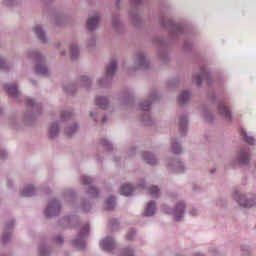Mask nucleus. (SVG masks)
I'll return each instance as SVG.
<instances>
[{
  "label": "nucleus",
  "mask_w": 256,
  "mask_h": 256,
  "mask_svg": "<svg viewBox=\"0 0 256 256\" xmlns=\"http://www.w3.org/2000/svg\"><path fill=\"white\" fill-rule=\"evenodd\" d=\"M60 211H61V205L59 204V201L53 200L49 203L46 209V216L55 217V215H59Z\"/></svg>",
  "instance_id": "nucleus-1"
},
{
  "label": "nucleus",
  "mask_w": 256,
  "mask_h": 256,
  "mask_svg": "<svg viewBox=\"0 0 256 256\" xmlns=\"http://www.w3.org/2000/svg\"><path fill=\"white\" fill-rule=\"evenodd\" d=\"M234 198L237 200L239 205H241V207H253V205H255V202L253 200H247L245 198V195L239 192H236L234 194Z\"/></svg>",
  "instance_id": "nucleus-2"
},
{
  "label": "nucleus",
  "mask_w": 256,
  "mask_h": 256,
  "mask_svg": "<svg viewBox=\"0 0 256 256\" xmlns=\"http://www.w3.org/2000/svg\"><path fill=\"white\" fill-rule=\"evenodd\" d=\"M85 235H89V226L87 224L84 225L80 231V240L74 241V245H76V247H78V249L85 248V242L83 241V237H85Z\"/></svg>",
  "instance_id": "nucleus-3"
},
{
  "label": "nucleus",
  "mask_w": 256,
  "mask_h": 256,
  "mask_svg": "<svg viewBox=\"0 0 256 256\" xmlns=\"http://www.w3.org/2000/svg\"><path fill=\"white\" fill-rule=\"evenodd\" d=\"M183 213H185V204L183 202H180L176 205V208L173 211L175 220L181 221V217H183Z\"/></svg>",
  "instance_id": "nucleus-4"
},
{
  "label": "nucleus",
  "mask_w": 256,
  "mask_h": 256,
  "mask_svg": "<svg viewBox=\"0 0 256 256\" xmlns=\"http://www.w3.org/2000/svg\"><path fill=\"white\" fill-rule=\"evenodd\" d=\"M100 247L103 251H113L115 249V242L113 238H106L100 243Z\"/></svg>",
  "instance_id": "nucleus-5"
},
{
  "label": "nucleus",
  "mask_w": 256,
  "mask_h": 256,
  "mask_svg": "<svg viewBox=\"0 0 256 256\" xmlns=\"http://www.w3.org/2000/svg\"><path fill=\"white\" fill-rule=\"evenodd\" d=\"M218 111L222 117H225V119L231 120V111L229 110V107H227V104L220 103L218 107Z\"/></svg>",
  "instance_id": "nucleus-6"
},
{
  "label": "nucleus",
  "mask_w": 256,
  "mask_h": 256,
  "mask_svg": "<svg viewBox=\"0 0 256 256\" xmlns=\"http://www.w3.org/2000/svg\"><path fill=\"white\" fill-rule=\"evenodd\" d=\"M97 25H99V16L90 17L87 21V29L88 31H93L97 29Z\"/></svg>",
  "instance_id": "nucleus-7"
},
{
  "label": "nucleus",
  "mask_w": 256,
  "mask_h": 256,
  "mask_svg": "<svg viewBox=\"0 0 256 256\" xmlns=\"http://www.w3.org/2000/svg\"><path fill=\"white\" fill-rule=\"evenodd\" d=\"M4 89L7 91L8 95H11L12 97H17L19 95V90L17 89V85L15 84H6L4 86Z\"/></svg>",
  "instance_id": "nucleus-8"
},
{
  "label": "nucleus",
  "mask_w": 256,
  "mask_h": 256,
  "mask_svg": "<svg viewBox=\"0 0 256 256\" xmlns=\"http://www.w3.org/2000/svg\"><path fill=\"white\" fill-rule=\"evenodd\" d=\"M115 71H117V62L115 60H113L106 67V75L108 77H113V75H115Z\"/></svg>",
  "instance_id": "nucleus-9"
},
{
  "label": "nucleus",
  "mask_w": 256,
  "mask_h": 256,
  "mask_svg": "<svg viewBox=\"0 0 256 256\" xmlns=\"http://www.w3.org/2000/svg\"><path fill=\"white\" fill-rule=\"evenodd\" d=\"M143 159L148 163V165H155L157 163V159H155V156L149 152L143 153Z\"/></svg>",
  "instance_id": "nucleus-10"
},
{
  "label": "nucleus",
  "mask_w": 256,
  "mask_h": 256,
  "mask_svg": "<svg viewBox=\"0 0 256 256\" xmlns=\"http://www.w3.org/2000/svg\"><path fill=\"white\" fill-rule=\"evenodd\" d=\"M133 191V186H131L130 184H125L121 187L120 193L125 197H129V195H132Z\"/></svg>",
  "instance_id": "nucleus-11"
},
{
  "label": "nucleus",
  "mask_w": 256,
  "mask_h": 256,
  "mask_svg": "<svg viewBox=\"0 0 256 256\" xmlns=\"http://www.w3.org/2000/svg\"><path fill=\"white\" fill-rule=\"evenodd\" d=\"M145 215L147 217H151L152 215L155 214V202H149L147 204L146 210H145Z\"/></svg>",
  "instance_id": "nucleus-12"
},
{
  "label": "nucleus",
  "mask_w": 256,
  "mask_h": 256,
  "mask_svg": "<svg viewBox=\"0 0 256 256\" xmlns=\"http://www.w3.org/2000/svg\"><path fill=\"white\" fill-rule=\"evenodd\" d=\"M190 94L188 91H184L179 97L178 101L180 105H185V103H189Z\"/></svg>",
  "instance_id": "nucleus-13"
},
{
  "label": "nucleus",
  "mask_w": 256,
  "mask_h": 256,
  "mask_svg": "<svg viewBox=\"0 0 256 256\" xmlns=\"http://www.w3.org/2000/svg\"><path fill=\"white\" fill-rule=\"evenodd\" d=\"M32 195H35V188L31 185L26 186L22 192L23 197H32Z\"/></svg>",
  "instance_id": "nucleus-14"
},
{
  "label": "nucleus",
  "mask_w": 256,
  "mask_h": 256,
  "mask_svg": "<svg viewBox=\"0 0 256 256\" xmlns=\"http://www.w3.org/2000/svg\"><path fill=\"white\" fill-rule=\"evenodd\" d=\"M96 105L98 107H100L101 109H105L107 107V105H109V102L107 101V98H105V97H97Z\"/></svg>",
  "instance_id": "nucleus-15"
},
{
  "label": "nucleus",
  "mask_w": 256,
  "mask_h": 256,
  "mask_svg": "<svg viewBox=\"0 0 256 256\" xmlns=\"http://www.w3.org/2000/svg\"><path fill=\"white\" fill-rule=\"evenodd\" d=\"M239 163L247 165L249 163V151H242L240 153Z\"/></svg>",
  "instance_id": "nucleus-16"
},
{
  "label": "nucleus",
  "mask_w": 256,
  "mask_h": 256,
  "mask_svg": "<svg viewBox=\"0 0 256 256\" xmlns=\"http://www.w3.org/2000/svg\"><path fill=\"white\" fill-rule=\"evenodd\" d=\"M34 33H36L40 41H45V33L43 32V28H41V26H36L34 28Z\"/></svg>",
  "instance_id": "nucleus-17"
},
{
  "label": "nucleus",
  "mask_w": 256,
  "mask_h": 256,
  "mask_svg": "<svg viewBox=\"0 0 256 256\" xmlns=\"http://www.w3.org/2000/svg\"><path fill=\"white\" fill-rule=\"evenodd\" d=\"M35 71H36V73H38L40 75H47V73H48L47 67H45L42 64H37L35 67Z\"/></svg>",
  "instance_id": "nucleus-18"
},
{
  "label": "nucleus",
  "mask_w": 256,
  "mask_h": 256,
  "mask_svg": "<svg viewBox=\"0 0 256 256\" xmlns=\"http://www.w3.org/2000/svg\"><path fill=\"white\" fill-rule=\"evenodd\" d=\"M209 77V74L207 72H203L201 75L196 76L194 78L195 83L199 86L201 83H203V79H207Z\"/></svg>",
  "instance_id": "nucleus-19"
},
{
  "label": "nucleus",
  "mask_w": 256,
  "mask_h": 256,
  "mask_svg": "<svg viewBox=\"0 0 256 256\" xmlns=\"http://www.w3.org/2000/svg\"><path fill=\"white\" fill-rule=\"evenodd\" d=\"M58 133H59V126H57V124L52 125L49 130V137L53 139L54 137H57Z\"/></svg>",
  "instance_id": "nucleus-20"
},
{
  "label": "nucleus",
  "mask_w": 256,
  "mask_h": 256,
  "mask_svg": "<svg viewBox=\"0 0 256 256\" xmlns=\"http://www.w3.org/2000/svg\"><path fill=\"white\" fill-rule=\"evenodd\" d=\"M241 135L243 139L246 140V143H249V145H255V138L247 136V132L245 130H241Z\"/></svg>",
  "instance_id": "nucleus-21"
},
{
  "label": "nucleus",
  "mask_w": 256,
  "mask_h": 256,
  "mask_svg": "<svg viewBox=\"0 0 256 256\" xmlns=\"http://www.w3.org/2000/svg\"><path fill=\"white\" fill-rule=\"evenodd\" d=\"M149 193L153 197H159L161 195V192L157 186H152L151 188L148 189Z\"/></svg>",
  "instance_id": "nucleus-22"
},
{
  "label": "nucleus",
  "mask_w": 256,
  "mask_h": 256,
  "mask_svg": "<svg viewBox=\"0 0 256 256\" xmlns=\"http://www.w3.org/2000/svg\"><path fill=\"white\" fill-rule=\"evenodd\" d=\"M71 51V58L72 59H77L78 55H79V48H77V46L72 45L70 48Z\"/></svg>",
  "instance_id": "nucleus-23"
},
{
  "label": "nucleus",
  "mask_w": 256,
  "mask_h": 256,
  "mask_svg": "<svg viewBox=\"0 0 256 256\" xmlns=\"http://www.w3.org/2000/svg\"><path fill=\"white\" fill-rule=\"evenodd\" d=\"M106 205H107V210L111 211V209H113V207H115V198L114 197H110L106 200Z\"/></svg>",
  "instance_id": "nucleus-24"
},
{
  "label": "nucleus",
  "mask_w": 256,
  "mask_h": 256,
  "mask_svg": "<svg viewBox=\"0 0 256 256\" xmlns=\"http://www.w3.org/2000/svg\"><path fill=\"white\" fill-rule=\"evenodd\" d=\"M180 129L183 131L187 129V117H182L180 119Z\"/></svg>",
  "instance_id": "nucleus-25"
},
{
  "label": "nucleus",
  "mask_w": 256,
  "mask_h": 256,
  "mask_svg": "<svg viewBox=\"0 0 256 256\" xmlns=\"http://www.w3.org/2000/svg\"><path fill=\"white\" fill-rule=\"evenodd\" d=\"M138 61L142 67H147V60L145 59V56L143 54H140V56L138 57Z\"/></svg>",
  "instance_id": "nucleus-26"
},
{
  "label": "nucleus",
  "mask_w": 256,
  "mask_h": 256,
  "mask_svg": "<svg viewBox=\"0 0 256 256\" xmlns=\"http://www.w3.org/2000/svg\"><path fill=\"white\" fill-rule=\"evenodd\" d=\"M75 131H77V125H74L73 128H68L66 131V135H68V137H71V135H73Z\"/></svg>",
  "instance_id": "nucleus-27"
},
{
  "label": "nucleus",
  "mask_w": 256,
  "mask_h": 256,
  "mask_svg": "<svg viewBox=\"0 0 256 256\" xmlns=\"http://www.w3.org/2000/svg\"><path fill=\"white\" fill-rule=\"evenodd\" d=\"M172 151L173 153H181V148L179 147V144L177 143L172 144Z\"/></svg>",
  "instance_id": "nucleus-28"
},
{
  "label": "nucleus",
  "mask_w": 256,
  "mask_h": 256,
  "mask_svg": "<svg viewBox=\"0 0 256 256\" xmlns=\"http://www.w3.org/2000/svg\"><path fill=\"white\" fill-rule=\"evenodd\" d=\"M122 255L123 256H133V250L126 248V249L122 250Z\"/></svg>",
  "instance_id": "nucleus-29"
},
{
  "label": "nucleus",
  "mask_w": 256,
  "mask_h": 256,
  "mask_svg": "<svg viewBox=\"0 0 256 256\" xmlns=\"http://www.w3.org/2000/svg\"><path fill=\"white\" fill-rule=\"evenodd\" d=\"M91 178L89 176H82V183L83 185H89L91 183Z\"/></svg>",
  "instance_id": "nucleus-30"
},
{
  "label": "nucleus",
  "mask_w": 256,
  "mask_h": 256,
  "mask_svg": "<svg viewBox=\"0 0 256 256\" xmlns=\"http://www.w3.org/2000/svg\"><path fill=\"white\" fill-rule=\"evenodd\" d=\"M71 115H72L71 112L65 111V112H62L61 117L65 121L66 119H70Z\"/></svg>",
  "instance_id": "nucleus-31"
},
{
  "label": "nucleus",
  "mask_w": 256,
  "mask_h": 256,
  "mask_svg": "<svg viewBox=\"0 0 256 256\" xmlns=\"http://www.w3.org/2000/svg\"><path fill=\"white\" fill-rule=\"evenodd\" d=\"M90 194L92 195V197H96L97 196V188L91 187Z\"/></svg>",
  "instance_id": "nucleus-32"
},
{
  "label": "nucleus",
  "mask_w": 256,
  "mask_h": 256,
  "mask_svg": "<svg viewBox=\"0 0 256 256\" xmlns=\"http://www.w3.org/2000/svg\"><path fill=\"white\" fill-rule=\"evenodd\" d=\"M0 69H7V63L0 59Z\"/></svg>",
  "instance_id": "nucleus-33"
},
{
  "label": "nucleus",
  "mask_w": 256,
  "mask_h": 256,
  "mask_svg": "<svg viewBox=\"0 0 256 256\" xmlns=\"http://www.w3.org/2000/svg\"><path fill=\"white\" fill-rule=\"evenodd\" d=\"M9 237H10L9 234H4L3 237H2L3 243H7V241H9Z\"/></svg>",
  "instance_id": "nucleus-34"
},
{
  "label": "nucleus",
  "mask_w": 256,
  "mask_h": 256,
  "mask_svg": "<svg viewBox=\"0 0 256 256\" xmlns=\"http://www.w3.org/2000/svg\"><path fill=\"white\" fill-rule=\"evenodd\" d=\"M82 81L85 83H91V80H89V77H87V76H83L82 77Z\"/></svg>",
  "instance_id": "nucleus-35"
},
{
  "label": "nucleus",
  "mask_w": 256,
  "mask_h": 256,
  "mask_svg": "<svg viewBox=\"0 0 256 256\" xmlns=\"http://www.w3.org/2000/svg\"><path fill=\"white\" fill-rule=\"evenodd\" d=\"M35 101H33V99H28L27 100V105H34Z\"/></svg>",
  "instance_id": "nucleus-36"
},
{
  "label": "nucleus",
  "mask_w": 256,
  "mask_h": 256,
  "mask_svg": "<svg viewBox=\"0 0 256 256\" xmlns=\"http://www.w3.org/2000/svg\"><path fill=\"white\" fill-rule=\"evenodd\" d=\"M102 145H104V147H109V142L107 140H102Z\"/></svg>",
  "instance_id": "nucleus-37"
},
{
  "label": "nucleus",
  "mask_w": 256,
  "mask_h": 256,
  "mask_svg": "<svg viewBox=\"0 0 256 256\" xmlns=\"http://www.w3.org/2000/svg\"><path fill=\"white\" fill-rule=\"evenodd\" d=\"M33 55H34V57H35L36 59H38V60L41 59V56L39 55V53L34 52Z\"/></svg>",
  "instance_id": "nucleus-38"
},
{
  "label": "nucleus",
  "mask_w": 256,
  "mask_h": 256,
  "mask_svg": "<svg viewBox=\"0 0 256 256\" xmlns=\"http://www.w3.org/2000/svg\"><path fill=\"white\" fill-rule=\"evenodd\" d=\"M143 111H149V104H147L146 106L142 107Z\"/></svg>",
  "instance_id": "nucleus-39"
},
{
  "label": "nucleus",
  "mask_w": 256,
  "mask_h": 256,
  "mask_svg": "<svg viewBox=\"0 0 256 256\" xmlns=\"http://www.w3.org/2000/svg\"><path fill=\"white\" fill-rule=\"evenodd\" d=\"M126 237H127L128 241H131L133 239V236H131L129 234Z\"/></svg>",
  "instance_id": "nucleus-40"
},
{
  "label": "nucleus",
  "mask_w": 256,
  "mask_h": 256,
  "mask_svg": "<svg viewBox=\"0 0 256 256\" xmlns=\"http://www.w3.org/2000/svg\"><path fill=\"white\" fill-rule=\"evenodd\" d=\"M136 3H141V0H133Z\"/></svg>",
  "instance_id": "nucleus-41"
},
{
  "label": "nucleus",
  "mask_w": 256,
  "mask_h": 256,
  "mask_svg": "<svg viewBox=\"0 0 256 256\" xmlns=\"http://www.w3.org/2000/svg\"><path fill=\"white\" fill-rule=\"evenodd\" d=\"M132 235H135V230H131Z\"/></svg>",
  "instance_id": "nucleus-42"
},
{
  "label": "nucleus",
  "mask_w": 256,
  "mask_h": 256,
  "mask_svg": "<svg viewBox=\"0 0 256 256\" xmlns=\"http://www.w3.org/2000/svg\"><path fill=\"white\" fill-rule=\"evenodd\" d=\"M100 85L102 86V87H104L105 85H103V83H101V80H100Z\"/></svg>",
  "instance_id": "nucleus-43"
},
{
  "label": "nucleus",
  "mask_w": 256,
  "mask_h": 256,
  "mask_svg": "<svg viewBox=\"0 0 256 256\" xmlns=\"http://www.w3.org/2000/svg\"><path fill=\"white\" fill-rule=\"evenodd\" d=\"M59 242H60V243H62V242H63V240H62L61 238H59Z\"/></svg>",
  "instance_id": "nucleus-44"
},
{
  "label": "nucleus",
  "mask_w": 256,
  "mask_h": 256,
  "mask_svg": "<svg viewBox=\"0 0 256 256\" xmlns=\"http://www.w3.org/2000/svg\"><path fill=\"white\" fill-rule=\"evenodd\" d=\"M103 123H105V118L103 119Z\"/></svg>",
  "instance_id": "nucleus-45"
},
{
  "label": "nucleus",
  "mask_w": 256,
  "mask_h": 256,
  "mask_svg": "<svg viewBox=\"0 0 256 256\" xmlns=\"http://www.w3.org/2000/svg\"><path fill=\"white\" fill-rule=\"evenodd\" d=\"M112 227H115V224H112Z\"/></svg>",
  "instance_id": "nucleus-46"
},
{
  "label": "nucleus",
  "mask_w": 256,
  "mask_h": 256,
  "mask_svg": "<svg viewBox=\"0 0 256 256\" xmlns=\"http://www.w3.org/2000/svg\"><path fill=\"white\" fill-rule=\"evenodd\" d=\"M211 173H213V170H211Z\"/></svg>",
  "instance_id": "nucleus-47"
}]
</instances>
